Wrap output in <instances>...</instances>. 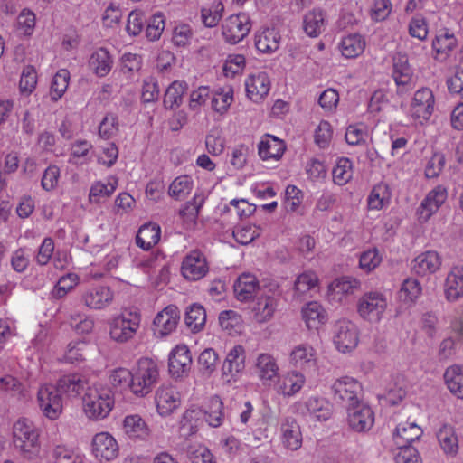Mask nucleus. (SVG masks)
<instances>
[{"label": "nucleus", "mask_w": 463, "mask_h": 463, "mask_svg": "<svg viewBox=\"0 0 463 463\" xmlns=\"http://www.w3.org/2000/svg\"><path fill=\"white\" fill-rule=\"evenodd\" d=\"M114 406L112 391L106 386L89 387L83 396V408L90 419L99 420L109 415Z\"/></svg>", "instance_id": "1"}, {"label": "nucleus", "mask_w": 463, "mask_h": 463, "mask_svg": "<svg viewBox=\"0 0 463 463\" xmlns=\"http://www.w3.org/2000/svg\"><path fill=\"white\" fill-rule=\"evenodd\" d=\"M159 379L157 364L150 358L138 360L133 369L132 392L136 396L145 397L150 393Z\"/></svg>", "instance_id": "2"}, {"label": "nucleus", "mask_w": 463, "mask_h": 463, "mask_svg": "<svg viewBox=\"0 0 463 463\" xmlns=\"http://www.w3.org/2000/svg\"><path fill=\"white\" fill-rule=\"evenodd\" d=\"M14 444L25 457L32 458L39 451V433L26 420H19L14 425Z\"/></svg>", "instance_id": "3"}, {"label": "nucleus", "mask_w": 463, "mask_h": 463, "mask_svg": "<svg viewBox=\"0 0 463 463\" xmlns=\"http://www.w3.org/2000/svg\"><path fill=\"white\" fill-rule=\"evenodd\" d=\"M334 399L345 408L363 402V387L355 379L348 376L337 379L332 385Z\"/></svg>", "instance_id": "4"}, {"label": "nucleus", "mask_w": 463, "mask_h": 463, "mask_svg": "<svg viewBox=\"0 0 463 463\" xmlns=\"http://www.w3.org/2000/svg\"><path fill=\"white\" fill-rule=\"evenodd\" d=\"M386 307L387 302L383 294L368 292L359 299L357 311L364 319L376 323L380 321Z\"/></svg>", "instance_id": "5"}, {"label": "nucleus", "mask_w": 463, "mask_h": 463, "mask_svg": "<svg viewBox=\"0 0 463 463\" xmlns=\"http://www.w3.org/2000/svg\"><path fill=\"white\" fill-rule=\"evenodd\" d=\"M346 421L355 432H366L374 423V413L371 407L364 402L346 408Z\"/></svg>", "instance_id": "6"}, {"label": "nucleus", "mask_w": 463, "mask_h": 463, "mask_svg": "<svg viewBox=\"0 0 463 463\" xmlns=\"http://www.w3.org/2000/svg\"><path fill=\"white\" fill-rule=\"evenodd\" d=\"M333 332L334 343L340 352H350L357 346L358 330L351 321L347 319L336 321Z\"/></svg>", "instance_id": "7"}, {"label": "nucleus", "mask_w": 463, "mask_h": 463, "mask_svg": "<svg viewBox=\"0 0 463 463\" xmlns=\"http://www.w3.org/2000/svg\"><path fill=\"white\" fill-rule=\"evenodd\" d=\"M140 318L137 314H122L115 317L109 329L110 337L118 343H125L131 339L139 326Z\"/></svg>", "instance_id": "8"}, {"label": "nucleus", "mask_w": 463, "mask_h": 463, "mask_svg": "<svg viewBox=\"0 0 463 463\" xmlns=\"http://www.w3.org/2000/svg\"><path fill=\"white\" fill-rule=\"evenodd\" d=\"M250 31V17L245 13L232 14L222 24V35L225 41L231 44L241 41Z\"/></svg>", "instance_id": "9"}, {"label": "nucleus", "mask_w": 463, "mask_h": 463, "mask_svg": "<svg viewBox=\"0 0 463 463\" xmlns=\"http://www.w3.org/2000/svg\"><path fill=\"white\" fill-rule=\"evenodd\" d=\"M38 402L45 416L53 420L62 410L61 392L58 386L46 385L38 392Z\"/></svg>", "instance_id": "10"}, {"label": "nucleus", "mask_w": 463, "mask_h": 463, "mask_svg": "<svg viewBox=\"0 0 463 463\" xmlns=\"http://www.w3.org/2000/svg\"><path fill=\"white\" fill-rule=\"evenodd\" d=\"M209 270L204 255L199 250H193L187 255L182 263L181 271L183 276L189 280H199L203 278Z\"/></svg>", "instance_id": "11"}, {"label": "nucleus", "mask_w": 463, "mask_h": 463, "mask_svg": "<svg viewBox=\"0 0 463 463\" xmlns=\"http://www.w3.org/2000/svg\"><path fill=\"white\" fill-rule=\"evenodd\" d=\"M91 445L94 456L100 460L110 461L118 455V446L116 439L107 432L96 434Z\"/></svg>", "instance_id": "12"}, {"label": "nucleus", "mask_w": 463, "mask_h": 463, "mask_svg": "<svg viewBox=\"0 0 463 463\" xmlns=\"http://www.w3.org/2000/svg\"><path fill=\"white\" fill-rule=\"evenodd\" d=\"M180 319V312L176 306L169 305L159 312L154 318L155 335L165 336L176 327Z\"/></svg>", "instance_id": "13"}, {"label": "nucleus", "mask_w": 463, "mask_h": 463, "mask_svg": "<svg viewBox=\"0 0 463 463\" xmlns=\"http://www.w3.org/2000/svg\"><path fill=\"white\" fill-rule=\"evenodd\" d=\"M156 403L158 413L168 416L180 405L179 393L172 386H161L156 392Z\"/></svg>", "instance_id": "14"}, {"label": "nucleus", "mask_w": 463, "mask_h": 463, "mask_svg": "<svg viewBox=\"0 0 463 463\" xmlns=\"http://www.w3.org/2000/svg\"><path fill=\"white\" fill-rule=\"evenodd\" d=\"M412 116L416 118L427 120L432 114L434 108V96L429 88H422L414 94L412 102Z\"/></svg>", "instance_id": "15"}, {"label": "nucleus", "mask_w": 463, "mask_h": 463, "mask_svg": "<svg viewBox=\"0 0 463 463\" xmlns=\"http://www.w3.org/2000/svg\"><path fill=\"white\" fill-rule=\"evenodd\" d=\"M192 356L184 345H177L169 355V373L174 377H180L190 370Z\"/></svg>", "instance_id": "16"}, {"label": "nucleus", "mask_w": 463, "mask_h": 463, "mask_svg": "<svg viewBox=\"0 0 463 463\" xmlns=\"http://www.w3.org/2000/svg\"><path fill=\"white\" fill-rule=\"evenodd\" d=\"M245 367V351L241 345L234 346L227 354L222 364V375L227 376V382H231Z\"/></svg>", "instance_id": "17"}, {"label": "nucleus", "mask_w": 463, "mask_h": 463, "mask_svg": "<svg viewBox=\"0 0 463 463\" xmlns=\"http://www.w3.org/2000/svg\"><path fill=\"white\" fill-rule=\"evenodd\" d=\"M447 195L443 186L439 185L431 190L421 203L420 218L428 220L444 203Z\"/></svg>", "instance_id": "18"}, {"label": "nucleus", "mask_w": 463, "mask_h": 463, "mask_svg": "<svg viewBox=\"0 0 463 463\" xmlns=\"http://www.w3.org/2000/svg\"><path fill=\"white\" fill-rule=\"evenodd\" d=\"M87 384L86 377L80 373L63 375L57 382L58 390H60L61 394H67L70 397L78 396Z\"/></svg>", "instance_id": "19"}, {"label": "nucleus", "mask_w": 463, "mask_h": 463, "mask_svg": "<svg viewBox=\"0 0 463 463\" xmlns=\"http://www.w3.org/2000/svg\"><path fill=\"white\" fill-rule=\"evenodd\" d=\"M440 257L436 251H426L413 260L412 269L420 276L434 273L440 267Z\"/></svg>", "instance_id": "20"}, {"label": "nucleus", "mask_w": 463, "mask_h": 463, "mask_svg": "<svg viewBox=\"0 0 463 463\" xmlns=\"http://www.w3.org/2000/svg\"><path fill=\"white\" fill-rule=\"evenodd\" d=\"M247 96L258 102L269 91V80L266 73L251 75L246 81Z\"/></svg>", "instance_id": "21"}, {"label": "nucleus", "mask_w": 463, "mask_h": 463, "mask_svg": "<svg viewBox=\"0 0 463 463\" xmlns=\"http://www.w3.org/2000/svg\"><path fill=\"white\" fill-rule=\"evenodd\" d=\"M113 298V294L107 287H97L89 289L82 295L84 304L95 309H100L109 305Z\"/></svg>", "instance_id": "22"}, {"label": "nucleus", "mask_w": 463, "mask_h": 463, "mask_svg": "<svg viewBox=\"0 0 463 463\" xmlns=\"http://www.w3.org/2000/svg\"><path fill=\"white\" fill-rule=\"evenodd\" d=\"M283 443L292 450L298 449L302 443V436L299 425L292 417L285 418L281 424Z\"/></svg>", "instance_id": "23"}, {"label": "nucleus", "mask_w": 463, "mask_h": 463, "mask_svg": "<svg viewBox=\"0 0 463 463\" xmlns=\"http://www.w3.org/2000/svg\"><path fill=\"white\" fill-rule=\"evenodd\" d=\"M161 230L156 223H146L142 225L136 236V243L145 250H150L160 240Z\"/></svg>", "instance_id": "24"}, {"label": "nucleus", "mask_w": 463, "mask_h": 463, "mask_svg": "<svg viewBox=\"0 0 463 463\" xmlns=\"http://www.w3.org/2000/svg\"><path fill=\"white\" fill-rule=\"evenodd\" d=\"M421 429L415 423L399 424L394 432V439L400 449L411 447V443L421 436Z\"/></svg>", "instance_id": "25"}, {"label": "nucleus", "mask_w": 463, "mask_h": 463, "mask_svg": "<svg viewBox=\"0 0 463 463\" xmlns=\"http://www.w3.org/2000/svg\"><path fill=\"white\" fill-rule=\"evenodd\" d=\"M445 294L449 301H456L463 296V266L454 268L445 283Z\"/></svg>", "instance_id": "26"}, {"label": "nucleus", "mask_w": 463, "mask_h": 463, "mask_svg": "<svg viewBox=\"0 0 463 463\" xmlns=\"http://www.w3.org/2000/svg\"><path fill=\"white\" fill-rule=\"evenodd\" d=\"M259 282L255 276L250 274H242L236 280L233 288L238 300L247 301L253 298Z\"/></svg>", "instance_id": "27"}, {"label": "nucleus", "mask_w": 463, "mask_h": 463, "mask_svg": "<svg viewBox=\"0 0 463 463\" xmlns=\"http://www.w3.org/2000/svg\"><path fill=\"white\" fill-rule=\"evenodd\" d=\"M123 429L131 438L146 439L150 435V430L146 421L137 414L126 416Z\"/></svg>", "instance_id": "28"}, {"label": "nucleus", "mask_w": 463, "mask_h": 463, "mask_svg": "<svg viewBox=\"0 0 463 463\" xmlns=\"http://www.w3.org/2000/svg\"><path fill=\"white\" fill-rule=\"evenodd\" d=\"M276 299L271 296H261L258 298L252 307L254 319L258 323H263L269 320L276 309Z\"/></svg>", "instance_id": "29"}, {"label": "nucleus", "mask_w": 463, "mask_h": 463, "mask_svg": "<svg viewBox=\"0 0 463 463\" xmlns=\"http://www.w3.org/2000/svg\"><path fill=\"white\" fill-rule=\"evenodd\" d=\"M285 151L284 142L274 136L268 135L259 144V155L263 160L269 158L279 159Z\"/></svg>", "instance_id": "30"}, {"label": "nucleus", "mask_w": 463, "mask_h": 463, "mask_svg": "<svg viewBox=\"0 0 463 463\" xmlns=\"http://www.w3.org/2000/svg\"><path fill=\"white\" fill-rule=\"evenodd\" d=\"M187 83L184 80H175L166 89L164 96V105L166 109H174L183 102V96L187 90Z\"/></svg>", "instance_id": "31"}, {"label": "nucleus", "mask_w": 463, "mask_h": 463, "mask_svg": "<svg viewBox=\"0 0 463 463\" xmlns=\"http://www.w3.org/2000/svg\"><path fill=\"white\" fill-rule=\"evenodd\" d=\"M444 380L450 392L463 399V367L459 365L449 367L444 373Z\"/></svg>", "instance_id": "32"}, {"label": "nucleus", "mask_w": 463, "mask_h": 463, "mask_svg": "<svg viewBox=\"0 0 463 463\" xmlns=\"http://www.w3.org/2000/svg\"><path fill=\"white\" fill-rule=\"evenodd\" d=\"M437 438L446 454L456 455L458 453V440L452 426L443 425L438 431Z\"/></svg>", "instance_id": "33"}, {"label": "nucleus", "mask_w": 463, "mask_h": 463, "mask_svg": "<svg viewBox=\"0 0 463 463\" xmlns=\"http://www.w3.org/2000/svg\"><path fill=\"white\" fill-rule=\"evenodd\" d=\"M89 62L99 77L106 76L111 70L112 60L105 48H99L93 52Z\"/></svg>", "instance_id": "34"}, {"label": "nucleus", "mask_w": 463, "mask_h": 463, "mask_svg": "<svg viewBox=\"0 0 463 463\" xmlns=\"http://www.w3.org/2000/svg\"><path fill=\"white\" fill-rule=\"evenodd\" d=\"M302 317L309 329L317 328V326L324 323L325 313L322 307L317 302H309L302 309Z\"/></svg>", "instance_id": "35"}, {"label": "nucleus", "mask_w": 463, "mask_h": 463, "mask_svg": "<svg viewBox=\"0 0 463 463\" xmlns=\"http://www.w3.org/2000/svg\"><path fill=\"white\" fill-rule=\"evenodd\" d=\"M279 38L274 29H266L256 36V48L261 52H272L279 48Z\"/></svg>", "instance_id": "36"}, {"label": "nucleus", "mask_w": 463, "mask_h": 463, "mask_svg": "<svg viewBox=\"0 0 463 463\" xmlns=\"http://www.w3.org/2000/svg\"><path fill=\"white\" fill-rule=\"evenodd\" d=\"M304 383L303 374L297 372L288 373L279 383V392L285 396H292L302 388Z\"/></svg>", "instance_id": "37"}, {"label": "nucleus", "mask_w": 463, "mask_h": 463, "mask_svg": "<svg viewBox=\"0 0 463 463\" xmlns=\"http://www.w3.org/2000/svg\"><path fill=\"white\" fill-rule=\"evenodd\" d=\"M193 189V181L188 175L176 177L170 184L168 194L175 200H184Z\"/></svg>", "instance_id": "38"}, {"label": "nucleus", "mask_w": 463, "mask_h": 463, "mask_svg": "<svg viewBox=\"0 0 463 463\" xmlns=\"http://www.w3.org/2000/svg\"><path fill=\"white\" fill-rule=\"evenodd\" d=\"M325 15L321 10H314L304 17V30L307 35L316 37L321 33L324 27Z\"/></svg>", "instance_id": "39"}, {"label": "nucleus", "mask_w": 463, "mask_h": 463, "mask_svg": "<svg viewBox=\"0 0 463 463\" xmlns=\"http://www.w3.org/2000/svg\"><path fill=\"white\" fill-rule=\"evenodd\" d=\"M364 49V42L360 35L351 34L343 38L341 42L342 54L346 58H354L361 54Z\"/></svg>", "instance_id": "40"}, {"label": "nucleus", "mask_w": 463, "mask_h": 463, "mask_svg": "<svg viewBox=\"0 0 463 463\" xmlns=\"http://www.w3.org/2000/svg\"><path fill=\"white\" fill-rule=\"evenodd\" d=\"M206 321V312L203 306L194 304L185 314V324L193 331L202 329Z\"/></svg>", "instance_id": "41"}, {"label": "nucleus", "mask_w": 463, "mask_h": 463, "mask_svg": "<svg viewBox=\"0 0 463 463\" xmlns=\"http://www.w3.org/2000/svg\"><path fill=\"white\" fill-rule=\"evenodd\" d=\"M353 175L352 162L346 158L342 157L337 161L336 165L333 169L334 182L338 185L345 184L351 180Z\"/></svg>", "instance_id": "42"}, {"label": "nucleus", "mask_w": 463, "mask_h": 463, "mask_svg": "<svg viewBox=\"0 0 463 463\" xmlns=\"http://www.w3.org/2000/svg\"><path fill=\"white\" fill-rule=\"evenodd\" d=\"M223 404L219 396H213L209 401L208 410L205 411L206 420L213 427H219L223 420Z\"/></svg>", "instance_id": "43"}, {"label": "nucleus", "mask_w": 463, "mask_h": 463, "mask_svg": "<svg viewBox=\"0 0 463 463\" xmlns=\"http://www.w3.org/2000/svg\"><path fill=\"white\" fill-rule=\"evenodd\" d=\"M118 181L116 178L111 177L108 184L101 182L95 183L90 191L89 199L91 203H99L101 197H109L116 189Z\"/></svg>", "instance_id": "44"}, {"label": "nucleus", "mask_w": 463, "mask_h": 463, "mask_svg": "<svg viewBox=\"0 0 463 463\" xmlns=\"http://www.w3.org/2000/svg\"><path fill=\"white\" fill-rule=\"evenodd\" d=\"M307 409L318 420H326L331 416L330 405L323 399L311 397L307 402Z\"/></svg>", "instance_id": "45"}, {"label": "nucleus", "mask_w": 463, "mask_h": 463, "mask_svg": "<svg viewBox=\"0 0 463 463\" xmlns=\"http://www.w3.org/2000/svg\"><path fill=\"white\" fill-rule=\"evenodd\" d=\"M224 6L222 2H214L209 8L201 10L202 21L206 27H214L222 16Z\"/></svg>", "instance_id": "46"}, {"label": "nucleus", "mask_w": 463, "mask_h": 463, "mask_svg": "<svg viewBox=\"0 0 463 463\" xmlns=\"http://www.w3.org/2000/svg\"><path fill=\"white\" fill-rule=\"evenodd\" d=\"M392 75L397 85H405L409 82L411 69L404 56L394 58Z\"/></svg>", "instance_id": "47"}, {"label": "nucleus", "mask_w": 463, "mask_h": 463, "mask_svg": "<svg viewBox=\"0 0 463 463\" xmlns=\"http://www.w3.org/2000/svg\"><path fill=\"white\" fill-rule=\"evenodd\" d=\"M257 368L260 371V377L261 379L271 380L277 375V364L274 359L269 354H263L259 356Z\"/></svg>", "instance_id": "48"}, {"label": "nucleus", "mask_w": 463, "mask_h": 463, "mask_svg": "<svg viewBox=\"0 0 463 463\" xmlns=\"http://www.w3.org/2000/svg\"><path fill=\"white\" fill-rule=\"evenodd\" d=\"M78 283V276L73 273H69L62 276L57 282L52 295L54 298H63L70 290H71Z\"/></svg>", "instance_id": "49"}, {"label": "nucleus", "mask_w": 463, "mask_h": 463, "mask_svg": "<svg viewBox=\"0 0 463 463\" xmlns=\"http://www.w3.org/2000/svg\"><path fill=\"white\" fill-rule=\"evenodd\" d=\"M69 79L70 73L67 70H60L54 75L51 86L52 93L55 94V96H52V98L53 100H57L63 95L67 90Z\"/></svg>", "instance_id": "50"}, {"label": "nucleus", "mask_w": 463, "mask_h": 463, "mask_svg": "<svg viewBox=\"0 0 463 463\" xmlns=\"http://www.w3.org/2000/svg\"><path fill=\"white\" fill-rule=\"evenodd\" d=\"M457 44V40L452 33L444 32L442 34L436 36L432 42V47L439 54H447L453 50Z\"/></svg>", "instance_id": "51"}, {"label": "nucleus", "mask_w": 463, "mask_h": 463, "mask_svg": "<svg viewBox=\"0 0 463 463\" xmlns=\"http://www.w3.org/2000/svg\"><path fill=\"white\" fill-rule=\"evenodd\" d=\"M109 379L114 387L129 388L132 392L133 370L118 368L112 372Z\"/></svg>", "instance_id": "52"}, {"label": "nucleus", "mask_w": 463, "mask_h": 463, "mask_svg": "<svg viewBox=\"0 0 463 463\" xmlns=\"http://www.w3.org/2000/svg\"><path fill=\"white\" fill-rule=\"evenodd\" d=\"M382 262V256L377 249L373 248L363 252L360 256V268L366 272L373 270Z\"/></svg>", "instance_id": "53"}, {"label": "nucleus", "mask_w": 463, "mask_h": 463, "mask_svg": "<svg viewBox=\"0 0 463 463\" xmlns=\"http://www.w3.org/2000/svg\"><path fill=\"white\" fill-rule=\"evenodd\" d=\"M318 278L314 272H304L295 281V290L298 294H305L317 287Z\"/></svg>", "instance_id": "54"}, {"label": "nucleus", "mask_w": 463, "mask_h": 463, "mask_svg": "<svg viewBox=\"0 0 463 463\" xmlns=\"http://www.w3.org/2000/svg\"><path fill=\"white\" fill-rule=\"evenodd\" d=\"M37 75L33 66H26L21 75L19 87L23 93L30 94L36 87Z\"/></svg>", "instance_id": "55"}, {"label": "nucleus", "mask_w": 463, "mask_h": 463, "mask_svg": "<svg viewBox=\"0 0 463 463\" xmlns=\"http://www.w3.org/2000/svg\"><path fill=\"white\" fill-rule=\"evenodd\" d=\"M314 358V350L311 346L299 345L291 353V362L295 366H303L311 362Z\"/></svg>", "instance_id": "56"}, {"label": "nucleus", "mask_w": 463, "mask_h": 463, "mask_svg": "<svg viewBox=\"0 0 463 463\" xmlns=\"http://www.w3.org/2000/svg\"><path fill=\"white\" fill-rule=\"evenodd\" d=\"M187 457L192 463H215L210 450L203 446L189 447Z\"/></svg>", "instance_id": "57"}, {"label": "nucleus", "mask_w": 463, "mask_h": 463, "mask_svg": "<svg viewBox=\"0 0 463 463\" xmlns=\"http://www.w3.org/2000/svg\"><path fill=\"white\" fill-rule=\"evenodd\" d=\"M205 145L208 152L213 156L222 153L224 148V141L221 137L218 129H213L205 138Z\"/></svg>", "instance_id": "58"}, {"label": "nucleus", "mask_w": 463, "mask_h": 463, "mask_svg": "<svg viewBox=\"0 0 463 463\" xmlns=\"http://www.w3.org/2000/svg\"><path fill=\"white\" fill-rule=\"evenodd\" d=\"M216 362L217 354L214 350L211 348L203 350L198 357L200 370L203 373H212L215 369Z\"/></svg>", "instance_id": "59"}, {"label": "nucleus", "mask_w": 463, "mask_h": 463, "mask_svg": "<svg viewBox=\"0 0 463 463\" xmlns=\"http://www.w3.org/2000/svg\"><path fill=\"white\" fill-rule=\"evenodd\" d=\"M332 137L331 125L327 121H321L317 126L315 133V142L321 147L325 148L328 146Z\"/></svg>", "instance_id": "60"}, {"label": "nucleus", "mask_w": 463, "mask_h": 463, "mask_svg": "<svg viewBox=\"0 0 463 463\" xmlns=\"http://www.w3.org/2000/svg\"><path fill=\"white\" fill-rule=\"evenodd\" d=\"M118 131L117 118L112 115H107L100 122L99 134L102 138L109 139Z\"/></svg>", "instance_id": "61"}, {"label": "nucleus", "mask_w": 463, "mask_h": 463, "mask_svg": "<svg viewBox=\"0 0 463 463\" xmlns=\"http://www.w3.org/2000/svg\"><path fill=\"white\" fill-rule=\"evenodd\" d=\"M445 165V156L442 154H434L429 160L426 168L425 175L427 178L437 177Z\"/></svg>", "instance_id": "62"}, {"label": "nucleus", "mask_w": 463, "mask_h": 463, "mask_svg": "<svg viewBox=\"0 0 463 463\" xmlns=\"http://www.w3.org/2000/svg\"><path fill=\"white\" fill-rule=\"evenodd\" d=\"M54 463H82V459L64 447L57 446L52 451Z\"/></svg>", "instance_id": "63"}, {"label": "nucleus", "mask_w": 463, "mask_h": 463, "mask_svg": "<svg viewBox=\"0 0 463 463\" xmlns=\"http://www.w3.org/2000/svg\"><path fill=\"white\" fill-rule=\"evenodd\" d=\"M232 235L237 242L246 245L251 242L255 238L260 236L257 229L251 226L240 227L233 231Z\"/></svg>", "instance_id": "64"}]
</instances>
